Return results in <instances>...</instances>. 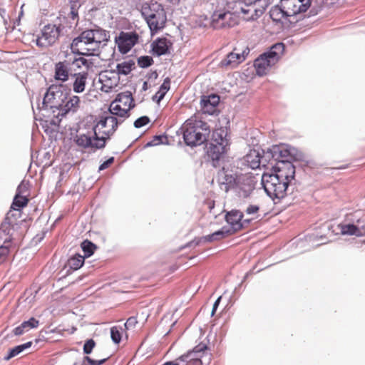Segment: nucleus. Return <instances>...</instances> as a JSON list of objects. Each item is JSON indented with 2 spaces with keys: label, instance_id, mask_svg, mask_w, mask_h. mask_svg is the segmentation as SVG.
Instances as JSON below:
<instances>
[{
  "label": "nucleus",
  "instance_id": "obj_1",
  "mask_svg": "<svg viewBox=\"0 0 365 365\" xmlns=\"http://www.w3.org/2000/svg\"><path fill=\"white\" fill-rule=\"evenodd\" d=\"M69 95L70 90L62 83L52 84L48 88L42 105L43 109L50 110L53 114L51 124L56 125L67 113L78 110L80 103L79 97L72 96L68 98Z\"/></svg>",
  "mask_w": 365,
  "mask_h": 365
},
{
  "label": "nucleus",
  "instance_id": "obj_2",
  "mask_svg": "<svg viewBox=\"0 0 365 365\" xmlns=\"http://www.w3.org/2000/svg\"><path fill=\"white\" fill-rule=\"evenodd\" d=\"M278 167V170H273V173H264L262 177V185L267 195L274 201L279 200L293 192L292 182L295 180V167L285 163V166Z\"/></svg>",
  "mask_w": 365,
  "mask_h": 365
},
{
  "label": "nucleus",
  "instance_id": "obj_3",
  "mask_svg": "<svg viewBox=\"0 0 365 365\" xmlns=\"http://www.w3.org/2000/svg\"><path fill=\"white\" fill-rule=\"evenodd\" d=\"M262 151L264 153V163H270L272 169L277 170L278 167H285V163L294 165L292 160L300 161L304 158L301 151L287 144L274 145L267 150Z\"/></svg>",
  "mask_w": 365,
  "mask_h": 365
},
{
  "label": "nucleus",
  "instance_id": "obj_4",
  "mask_svg": "<svg viewBox=\"0 0 365 365\" xmlns=\"http://www.w3.org/2000/svg\"><path fill=\"white\" fill-rule=\"evenodd\" d=\"M229 141L227 128H220L212 132V140L207 145L206 153L213 167L220 166V160L224 158L229 148Z\"/></svg>",
  "mask_w": 365,
  "mask_h": 365
},
{
  "label": "nucleus",
  "instance_id": "obj_5",
  "mask_svg": "<svg viewBox=\"0 0 365 365\" xmlns=\"http://www.w3.org/2000/svg\"><path fill=\"white\" fill-rule=\"evenodd\" d=\"M141 14L151 32H157L163 28L167 20L163 6L156 1L143 4Z\"/></svg>",
  "mask_w": 365,
  "mask_h": 365
},
{
  "label": "nucleus",
  "instance_id": "obj_6",
  "mask_svg": "<svg viewBox=\"0 0 365 365\" xmlns=\"http://www.w3.org/2000/svg\"><path fill=\"white\" fill-rule=\"evenodd\" d=\"M200 123V126L187 124L183 127V140L190 147H195L202 144L210 133L209 125L206 123Z\"/></svg>",
  "mask_w": 365,
  "mask_h": 365
},
{
  "label": "nucleus",
  "instance_id": "obj_7",
  "mask_svg": "<svg viewBox=\"0 0 365 365\" xmlns=\"http://www.w3.org/2000/svg\"><path fill=\"white\" fill-rule=\"evenodd\" d=\"M91 35V31L86 29L81 32V34L75 37L70 46L71 52L82 56H97L96 51H89L94 48V41Z\"/></svg>",
  "mask_w": 365,
  "mask_h": 365
},
{
  "label": "nucleus",
  "instance_id": "obj_8",
  "mask_svg": "<svg viewBox=\"0 0 365 365\" xmlns=\"http://www.w3.org/2000/svg\"><path fill=\"white\" fill-rule=\"evenodd\" d=\"M287 14V22L296 24L301 19V15L312 6L311 0H281Z\"/></svg>",
  "mask_w": 365,
  "mask_h": 365
},
{
  "label": "nucleus",
  "instance_id": "obj_9",
  "mask_svg": "<svg viewBox=\"0 0 365 365\" xmlns=\"http://www.w3.org/2000/svg\"><path fill=\"white\" fill-rule=\"evenodd\" d=\"M73 141L78 146L82 148L102 149L105 148L106 144V137H95L93 133H91V129L87 130L86 133L81 132L77 134L74 137Z\"/></svg>",
  "mask_w": 365,
  "mask_h": 365
},
{
  "label": "nucleus",
  "instance_id": "obj_10",
  "mask_svg": "<svg viewBox=\"0 0 365 365\" xmlns=\"http://www.w3.org/2000/svg\"><path fill=\"white\" fill-rule=\"evenodd\" d=\"M237 24L235 16L225 9H216L211 16V26L214 29L231 28Z\"/></svg>",
  "mask_w": 365,
  "mask_h": 365
},
{
  "label": "nucleus",
  "instance_id": "obj_11",
  "mask_svg": "<svg viewBox=\"0 0 365 365\" xmlns=\"http://www.w3.org/2000/svg\"><path fill=\"white\" fill-rule=\"evenodd\" d=\"M61 31V26L55 24L46 25L41 31V36L36 40V45L40 48L52 46L58 38Z\"/></svg>",
  "mask_w": 365,
  "mask_h": 365
},
{
  "label": "nucleus",
  "instance_id": "obj_12",
  "mask_svg": "<svg viewBox=\"0 0 365 365\" xmlns=\"http://www.w3.org/2000/svg\"><path fill=\"white\" fill-rule=\"evenodd\" d=\"M243 213L238 210H232L227 212L225 219L230 225V230H232L233 234L240 230L242 228L247 227L254 219H243Z\"/></svg>",
  "mask_w": 365,
  "mask_h": 365
},
{
  "label": "nucleus",
  "instance_id": "obj_13",
  "mask_svg": "<svg viewBox=\"0 0 365 365\" xmlns=\"http://www.w3.org/2000/svg\"><path fill=\"white\" fill-rule=\"evenodd\" d=\"M139 36L136 32L121 31L118 36H116L115 41L118 45V51L125 54L138 43Z\"/></svg>",
  "mask_w": 365,
  "mask_h": 365
},
{
  "label": "nucleus",
  "instance_id": "obj_14",
  "mask_svg": "<svg viewBox=\"0 0 365 365\" xmlns=\"http://www.w3.org/2000/svg\"><path fill=\"white\" fill-rule=\"evenodd\" d=\"M16 225V217L10 210L6 215L0 226V242L9 245L12 240V230Z\"/></svg>",
  "mask_w": 365,
  "mask_h": 365
},
{
  "label": "nucleus",
  "instance_id": "obj_15",
  "mask_svg": "<svg viewBox=\"0 0 365 365\" xmlns=\"http://www.w3.org/2000/svg\"><path fill=\"white\" fill-rule=\"evenodd\" d=\"M236 174L231 173L228 170L222 168L217 173V182L221 190L228 192L231 190H235L237 187L239 180Z\"/></svg>",
  "mask_w": 365,
  "mask_h": 365
},
{
  "label": "nucleus",
  "instance_id": "obj_16",
  "mask_svg": "<svg viewBox=\"0 0 365 365\" xmlns=\"http://www.w3.org/2000/svg\"><path fill=\"white\" fill-rule=\"evenodd\" d=\"M207 346L205 344L200 343L197 345L192 351L182 355L179 360L186 363L185 365H202L201 358L206 353Z\"/></svg>",
  "mask_w": 365,
  "mask_h": 365
},
{
  "label": "nucleus",
  "instance_id": "obj_17",
  "mask_svg": "<svg viewBox=\"0 0 365 365\" xmlns=\"http://www.w3.org/2000/svg\"><path fill=\"white\" fill-rule=\"evenodd\" d=\"M89 31H91V35H93V38H94V41H93L94 48H92V49L89 51H96L97 56H99L101 48L106 46L110 40V32L98 26L90 29Z\"/></svg>",
  "mask_w": 365,
  "mask_h": 365
},
{
  "label": "nucleus",
  "instance_id": "obj_18",
  "mask_svg": "<svg viewBox=\"0 0 365 365\" xmlns=\"http://www.w3.org/2000/svg\"><path fill=\"white\" fill-rule=\"evenodd\" d=\"M232 230L225 226L220 230L206 236H203L198 239H195L187 245V247L197 246L201 243L211 242L213 241L223 239L230 235H232Z\"/></svg>",
  "mask_w": 365,
  "mask_h": 365
},
{
  "label": "nucleus",
  "instance_id": "obj_19",
  "mask_svg": "<svg viewBox=\"0 0 365 365\" xmlns=\"http://www.w3.org/2000/svg\"><path fill=\"white\" fill-rule=\"evenodd\" d=\"M277 62L269 56H264V53L261 54L254 62V66L256 73L259 76H263L267 74L268 70Z\"/></svg>",
  "mask_w": 365,
  "mask_h": 365
},
{
  "label": "nucleus",
  "instance_id": "obj_20",
  "mask_svg": "<svg viewBox=\"0 0 365 365\" xmlns=\"http://www.w3.org/2000/svg\"><path fill=\"white\" fill-rule=\"evenodd\" d=\"M345 218L357 228L358 231L365 236V215L360 210L346 215Z\"/></svg>",
  "mask_w": 365,
  "mask_h": 365
},
{
  "label": "nucleus",
  "instance_id": "obj_21",
  "mask_svg": "<svg viewBox=\"0 0 365 365\" xmlns=\"http://www.w3.org/2000/svg\"><path fill=\"white\" fill-rule=\"evenodd\" d=\"M255 190V184L253 180L247 178H241L237 182V187L235 189L237 194L240 197L247 198L250 196L252 191Z\"/></svg>",
  "mask_w": 365,
  "mask_h": 365
},
{
  "label": "nucleus",
  "instance_id": "obj_22",
  "mask_svg": "<svg viewBox=\"0 0 365 365\" xmlns=\"http://www.w3.org/2000/svg\"><path fill=\"white\" fill-rule=\"evenodd\" d=\"M245 160L252 169H257L261 165L265 166L267 163H264V153L255 149L250 150V153L245 156Z\"/></svg>",
  "mask_w": 365,
  "mask_h": 365
},
{
  "label": "nucleus",
  "instance_id": "obj_23",
  "mask_svg": "<svg viewBox=\"0 0 365 365\" xmlns=\"http://www.w3.org/2000/svg\"><path fill=\"white\" fill-rule=\"evenodd\" d=\"M115 73L114 71H105L99 74L98 82L101 84V90L105 93L110 92L117 86L118 81L113 80L109 74Z\"/></svg>",
  "mask_w": 365,
  "mask_h": 365
},
{
  "label": "nucleus",
  "instance_id": "obj_24",
  "mask_svg": "<svg viewBox=\"0 0 365 365\" xmlns=\"http://www.w3.org/2000/svg\"><path fill=\"white\" fill-rule=\"evenodd\" d=\"M245 51L242 53L230 52L220 62L219 66L221 68H235L240 62L245 59Z\"/></svg>",
  "mask_w": 365,
  "mask_h": 365
},
{
  "label": "nucleus",
  "instance_id": "obj_25",
  "mask_svg": "<svg viewBox=\"0 0 365 365\" xmlns=\"http://www.w3.org/2000/svg\"><path fill=\"white\" fill-rule=\"evenodd\" d=\"M170 41L165 38H158L151 43L152 52L157 56L165 55L170 52Z\"/></svg>",
  "mask_w": 365,
  "mask_h": 365
},
{
  "label": "nucleus",
  "instance_id": "obj_26",
  "mask_svg": "<svg viewBox=\"0 0 365 365\" xmlns=\"http://www.w3.org/2000/svg\"><path fill=\"white\" fill-rule=\"evenodd\" d=\"M70 63L67 61H59L55 64L54 78L57 81L66 82L69 78Z\"/></svg>",
  "mask_w": 365,
  "mask_h": 365
},
{
  "label": "nucleus",
  "instance_id": "obj_27",
  "mask_svg": "<svg viewBox=\"0 0 365 365\" xmlns=\"http://www.w3.org/2000/svg\"><path fill=\"white\" fill-rule=\"evenodd\" d=\"M24 186L22 185V183L17 187L16 192L11 204V208L14 210H21V209L26 207L29 202L28 198L21 195V193L24 192Z\"/></svg>",
  "mask_w": 365,
  "mask_h": 365
},
{
  "label": "nucleus",
  "instance_id": "obj_28",
  "mask_svg": "<svg viewBox=\"0 0 365 365\" xmlns=\"http://www.w3.org/2000/svg\"><path fill=\"white\" fill-rule=\"evenodd\" d=\"M220 102V97L215 94L203 96L200 101V105L204 112L211 113L217 107Z\"/></svg>",
  "mask_w": 365,
  "mask_h": 365
},
{
  "label": "nucleus",
  "instance_id": "obj_29",
  "mask_svg": "<svg viewBox=\"0 0 365 365\" xmlns=\"http://www.w3.org/2000/svg\"><path fill=\"white\" fill-rule=\"evenodd\" d=\"M39 325V321L34 317L23 322L19 326L14 328L13 333L16 336H20L29 331L32 329L37 328Z\"/></svg>",
  "mask_w": 365,
  "mask_h": 365
},
{
  "label": "nucleus",
  "instance_id": "obj_30",
  "mask_svg": "<svg viewBox=\"0 0 365 365\" xmlns=\"http://www.w3.org/2000/svg\"><path fill=\"white\" fill-rule=\"evenodd\" d=\"M88 76L87 71L79 72L73 75L75 78L73 83V91L75 93H81L85 91Z\"/></svg>",
  "mask_w": 365,
  "mask_h": 365
},
{
  "label": "nucleus",
  "instance_id": "obj_31",
  "mask_svg": "<svg viewBox=\"0 0 365 365\" xmlns=\"http://www.w3.org/2000/svg\"><path fill=\"white\" fill-rule=\"evenodd\" d=\"M220 5L225 6V9L234 16V14H242L246 2L242 0H226L224 4Z\"/></svg>",
  "mask_w": 365,
  "mask_h": 365
},
{
  "label": "nucleus",
  "instance_id": "obj_32",
  "mask_svg": "<svg viewBox=\"0 0 365 365\" xmlns=\"http://www.w3.org/2000/svg\"><path fill=\"white\" fill-rule=\"evenodd\" d=\"M269 14L272 20L276 23H281L282 24L288 23L287 14L282 4L272 6Z\"/></svg>",
  "mask_w": 365,
  "mask_h": 365
},
{
  "label": "nucleus",
  "instance_id": "obj_33",
  "mask_svg": "<svg viewBox=\"0 0 365 365\" xmlns=\"http://www.w3.org/2000/svg\"><path fill=\"white\" fill-rule=\"evenodd\" d=\"M104 113L107 114V123H108V125L110 126V129L102 132V136H105L107 140L109 139L110 137L115 133V131L118 128V125L123 123L124 119H118L112 114H110V113L108 112H104Z\"/></svg>",
  "mask_w": 365,
  "mask_h": 365
},
{
  "label": "nucleus",
  "instance_id": "obj_34",
  "mask_svg": "<svg viewBox=\"0 0 365 365\" xmlns=\"http://www.w3.org/2000/svg\"><path fill=\"white\" fill-rule=\"evenodd\" d=\"M113 101L126 108H129L130 110L135 106L132 93L129 91L118 93Z\"/></svg>",
  "mask_w": 365,
  "mask_h": 365
},
{
  "label": "nucleus",
  "instance_id": "obj_35",
  "mask_svg": "<svg viewBox=\"0 0 365 365\" xmlns=\"http://www.w3.org/2000/svg\"><path fill=\"white\" fill-rule=\"evenodd\" d=\"M130 111L129 108H126L125 107L122 108V105L115 101L111 102L108 108V113H110V114H112L115 117L118 116L120 119L123 118L124 120L130 116Z\"/></svg>",
  "mask_w": 365,
  "mask_h": 365
},
{
  "label": "nucleus",
  "instance_id": "obj_36",
  "mask_svg": "<svg viewBox=\"0 0 365 365\" xmlns=\"http://www.w3.org/2000/svg\"><path fill=\"white\" fill-rule=\"evenodd\" d=\"M338 228L342 235L364 237L362 234L358 231L357 228L346 218H344L341 223L338 225Z\"/></svg>",
  "mask_w": 365,
  "mask_h": 365
},
{
  "label": "nucleus",
  "instance_id": "obj_37",
  "mask_svg": "<svg viewBox=\"0 0 365 365\" xmlns=\"http://www.w3.org/2000/svg\"><path fill=\"white\" fill-rule=\"evenodd\" d=\"M244 7L242 14L246 21H253L261 16L260 11H257L253 4L246 2V6Z\"/></svg>",
  "mask_w": 365,
  "mask_h": 365
},
{
  "label": "nucleus",
  "instance_id": "obj_38",
  "mask_svg": "<svg viewBox=\"0 0 365 365\" xmlns=\"http://www.w3.org/2000/svg\"><path fill=\"white\" fill-rule=\"evenodd\" d=\"M108 117L107 114H105L104 113L99 115L98 118H96V124L92 126L91 128V133H93V135L96 138H101V136H99L100 133H102L103 130L102 129L106 128L108 125L107 123Z\"/></svg>",
  "mask_w": 365,
  "mask_h": 365
},
{
  "label": "nucleus",
  "instance_id": "obj_39",
  "mask_svg": "<svg viewBox=\"0 0 365 365\" xmlns=\"http://www.w3.org/2000/svg\"><path fill=\"white\" fill-rule=\"evenodd\" d=\"M284 51L283 43H277L274 44L269 51L264 53V56H269L277 62Z\"/></svg>",
  "mask_w": 365,
  "mask_h": 365
},
{
  "label": "nucleus",
  "instance_id": "obj_40",
  "mask_svg": "<svg viewBox=\"0 0 365 365\" xmlns=\"http://www.w3.org/2000/svg\"><path fill=\"white\" fill-rule=\"evenodd\" d=\"M32 341H28L26 343L17 345L9 349L8 354L4 356V359L6 361H9L13 357L19 355L21 352H23L25 349H29L31 346Z\"/></svg>",
  "mask_w": 365,
  "mask_h": 365
},
{
  "label": "nucleus",
  "instance_id": "obj_41",
  "mask_svg": "<svg viewBox=\"0 0 365 365\" xmlns=\"http://www.w3.org/2000/svg\"><path fill=\"white\" fill-rule=\"evenodd\" d=\"M84 260L85 257L80 254H76L68 259L66 266L70 269L77 270L83 266Z\"/></svg>",
  "mask_w": 365,
  "mask_h": 365
},
{
  "label": "nucleus",
  "instance_id": "obj_42",
  "mask_svg": "<svg viewBox=\"0 0 365 365\" xmlns=\"http://www.w3.org/2000/svg\"><path fill=\"white\" fill-rule=\"evenodd\" d=\"M134 66L135 62L133 60H128L120 63H118L116 66V73L118 75L126 76L130 73Z\"/></svg>",
  "mask_w": 365,
  "mask_h": 365
},
{
  "label": "nucleus",
  "instance_id": "obj_43",
  "mask_svg": "<svg viewBox=\"0 0 365 365\" xmlns=\"http://www.w3.org/2000/svg\"><path fill=\"white\" fill-rule=\"evenodd\" d=\"M81 247L84 253L83 257H85V258L91 257L94 253L95 250L97 248L96 245L93 242L88 240L83 241Z\"/></svg>",
  "mask_w": 365,
  "mask_h": 365
},
{
  "label": "nucleus",
  "instance_id": "obj_44",
  "mask_svg": "<svg viewBox=\"0 0 365 365\" xmlns=\"http://www.w3.org/2000/svg\"><path fill=\"white\" fill-rule=\"evenodd\" d=\"M72 64L75 65L78 68H81V66H84L87 71H88L93 67V60L86 59L81 56L79 58H75L72 62Z\"/></svg>",
  "mask_w": 365,
  "mask_h": 365
},
{
  "label": "nucleus",
  "instance_id": "obj_45",
  "mask_svg": "<svg viewBox=\"0 0 365 365\" xmlns=\"http://www.w3.org/2000/svg\"><path fill=\"white\" fill-rule=\"evenodd\" d=\"M123 329L121 327L114 326L110 328V337L114 344H119L122 339Z\"/></svg>",
  "mask_w": 365,
  "mask_h": 365
},
{
  "label": "nucleus",
  "instance_id": "obj_46",
  "mask_svg": "<svg viewBox=\"0 0 365 365\" xmlns=\"http://www.w3.org/2000/svg\"><path fill=\"white\" fill-rule=\"evenodd\" d=\"M153 63V59L150 56H142L138 58V64L140 68H145Z\"/></svg>",
  "mask_w": 365,
  "mask_h": 365
},
{
  "label": "nucleus",
  "instance_id": "obj_47",
  "mask_svg": "<svg viewBox=\"0 0 365 365\" xmlns=\"http://www.w3.org/2000/svg\"><path fill=\"white\" fill-rule=\"evenodd\" d=\"M271 2L272 0H257L253 4L256 6L257 11H260V16H262Z\"/></svg>",
  "mask_w": 365,
  "mask_h": 365
},
{
  "label": "nucleus",
  "instance_id": "obj_48",
  "mask_svg": "<svg viewBox=\"0 0 365 365\" xmlns=\"http://www.w3.org/2000/svg\"><path fill=\"white\" fill-rule=\"evenodd\" d=\"M96 346V342L93 339H87L83 345V353L85 354H91L93 348Z\"/></svg>",
  "mask_w": 365,
  "mask_h": 365
},
{
  "label": "nucleus",
  "instance_id": "obj_49",
  "mask_svg": "<svg viewBox=\"0 0 365 365\" xmlns=\"http://www.w3.org/2000/svg\"><path fill=\"white\" fill-rule=\"evenodd\" d=\"M150 120L147 115L141 116L137 118L133 123V125L136 128H140L143 126L146 125L150 123Z\"/></svg>",
  "mask_w": 365,
  "mask_h": 365
},
{
  "label": "nucleus",
  "instance_id": "obj_50",
  "mask_svg": "<svg viewBox=\"0 0 365 365\" xmlns=\"http://www.w3.org/2000/svg\"><path fill=\"white\" fill-rule=\"evenodd\" d=\"M9 253V245L3 244L0 245V264L5 261Z\"/></svg>",
  "mask_w": 365,
  "mask_h": 365
},
{
  "label": "nucleus",
  "instance_id": "obj_51",
  "mask_svg": "<svg viewBox=\"0 0 365 365\" xmlns=\"http://www.w3.org/2000/svg\"><path fill=\"white\" fill-rule=\"evenodd\" d=\"M138 323L137 319L135 317H129L126 322L124 324L125 329H130L134 328Z\"/></svg>",
  "mask_w": 365,
  "mask_h": 365
},
{
  "label": "nucleus",
  "instance_id": "obj_52",
  "mask_svg": "<svg viewBox=\"0 0 365 365\" xmlns=\"http://www.w3.org/2000/svg\"><path fill=\"white\" fill-rule=\"evenodd\" d=\"M170 80L168 77H167L166 78L164 79L163 83L161 84V86L160 87L159 92L166 94V93L170 89Z\"/></svg>",
  "mask_w": 365,
  "mask_h": 365
},
{
  "label": "nucleus",
  "instance_id": "obj_53",
  "mask_svg": "<svg viewBox=\"0 0 365 365\" xmlns=\"http://www.w3.org/2000/svg\"><path fill=\"white\" fill-rule=\"evenodd\" d=\"M259 210V207L257 205H250L245 210L247 215H255Z\"/></svg>",
  "mask_w": 365,
  "mask_h": 365
},
{
  "label": "nucleus",
  "instance_id": "obj_54",
  "mask_svg": "<svg viewBox=\"0 0 365 365\" xmlns=\"http://www.w3.org/2000/svg\"><path fill=\"white\" fill-rule=\"evenodd\" d=\"M113 162H114V157L109 158L108 159H107L106 161H104L103 163H102L100 165V166L98 168V170L101 171V170H103L108 168Z\"/></svg>",
  "mask_w": 365,
  "mask_h": 365
},
{
  "label": "nucleus",
  "instance_id": "obj_55",
  "mask_svg": "<svg viewBox=\"0 0 365 365\" xmlns=\"http://www.w3.org/2000/svg\"><path fill=\"white\" fill-rule=\"evenodd\" d=\"M221 299H222V297L220 296L216 300L215 302H214V304H213V307H212V312H211V316H214L216 310L217 309V307L220 303V301H221Z\"/></svg>",
  "mask_w": 365,
  "mask_h": 365
},
{
  "label": "nucleus",
  "instance_id": "obj_56",
  "mask_svg": "<svg viewBox=\"0 0 365 365\" xmlns=\"http://www.w3.org/2000/svg\"><path fill=\"white\" fill-rule=\"evenodd\" d=\"M70 17L73 20H75V19L78 20V13L76 10H75V9L73 6L71 7V11L70 12Z\"/></svg>",
  "mask_w": 365,
  "mask_h": 365
},
{
  "label": "nucleus",
  "instance_id": "obj_57",
  "mask_svg": "<svg viewBox=\"0 0 365 365\" xmlns=\"http://www.w3.org/2000/svg\"><path fill=\"white\" fill-rule=\"evenodd\" d=\"M163 138H165L167 140V136L165 135H155V136H153L152 141L163 142V140H162Z\"/></svg>",
  "mask_w": 365,
  "mask_h": 365
},
{
  "label": "nucleus",
  "instance_id": "obj_58",
  "mask_svg": "<svg viewBox=\"0 0 365 365\" xmlns=\"http://www.w3.org/2000/svg\"><path fill=\"white\" fill-rule=\"evenodd\" d=\"M165 143L163 142H153L152 140L148 142L145 145V148H148V147H152V146H155V145H158L160 144H164Z\"/></svg>",
  "mask_w": 365,
  "mask_h": 365
},
{
  "label": "nucleus",
  "instance_id": "obj_59",
  "mask_svg": "<svg viewBox=\"0 0 365 365\" xmlns=\"http://www.w3.org/2000/svg\"><path fill=\"white\" fill-rule=\"evenodd\" d=\"M320 9H321V6L317 7V9H315L314 7H312V9L309 11L310 15L314 16V15L317 14Z\"/></svg>",
  "mask_w": 365,
  "mask_h": 365
},
{
  "label": "nucleus",
  "instance_id": "obj_60",
  "mask_svg": "<svg viewBox=\"0 0 365 365\" xmlns=\"http://www.w3.org/2000/svg\"><path fill=\"white\" fill-rule=\"evenodd\" d=\"M158 94H159V96H158V101L159 102V101H160L162 99H163V98H164V96H165V93H163L159 92V91L156 93V96H157Z\"/></svg>",
  "mask_w": 365,
  "mask_h": 365
},
{
  "label": "nucleus",
  "instance_id": "obj_61",
  "mask_svg": "<svg viewBox=\"0 0 365 365\" xmlns=\"http://www.w3.org/2000/svg\"><path fill=\"white\" fill-rule=\"evenodd\" d=\"M148 89V83L146 81H145L143 84V90L146 91Z\"/></svg>",
  "mask_w": 365,
  "mask_h": 365
},
{
  "label": "nucleus",
  "instance_id": "obj_62",
  "mask_svg": "<svg viewBox=\"0 0 365 365\" xmlns=\"http://www.w3.org/2000/svg\"><path fill=\"white\" fill-rule=\"evenodd\" d=\"M163 365H178V364L176 363H173V362H167V363L164 364Z\"/></svg>",
  "mask_w": 365,
  "mask_h": 365
},
{
  "label": "nucleus",
  "instance_id": "obj_63",
  "mask_svg": "<svg viewBox=\"0 0 365 365\" xmlns=\"http://www.w3.org/2000/svg\"><path fill=\"white\" fill-rule=\"evenodd\" d=\"M152 76H154V78H158V73L156 71H154L152 73Z\"/></svg>",
  "mask_w": 365,
  "mask_h": 365
},
{
  "label": "nucleus",
  "instance_id": "obj_64",
  "mask_svg": "<svg viewBox=\"0 0 365 365\" xmlns=\"http://www.w3.org/2000/svg\"><path fill=\"white\" fill-rule=\"evenodd\" d=\"M168 1L173 4H177L179 2L180 0H168Z\"/></svg>",
  "mask_w": 365,
  "mask_h": 365
}]
</instances>
